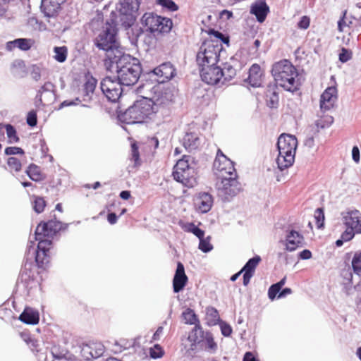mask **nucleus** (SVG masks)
Masks as SVG:
<instances>
[{"label": "nucleus", "mask_w": 361, "mask_h": 361, "mask_svg": "<svg viewBox=\"0 0 361 361\" xmlns=\"http://www.w3.org/2000/svg\"><path fill=\"white\" fill-rule=\"evenodd\" d=\"M202 80L209 85H215L222 79L221 68L216 65H207L199 68Z\"/></svg>", "instance_id": "obj_15"}, {"label": "nucleus", "mask_w": 361, "mask_h": 361, "mask_svg": "<svg viewBox=\"0 0 361 361\" xmlns=\"http://www.w3.org/2000/svg\"><path fill=\"white\" fill-rule=\"evenodd\" d=\"M250 13L254 15L259 23H263L269 13V7L265 0H257L250 6Z\"/></svg>", "instance_id": "obj_18"}, {"label": "nucleus", "mask_w": 361, "mask_h": 361, "mask_svg": "<svg viewBox=\"0 0 361 361\" xmlns=\"http://www.w3.org/2000/svg\"><path fill=\"white\" fill-rule=\"evenodd\" d=\"M5 154L6 155L22 154H25L24 150L18 147H8L5 149Z\"/></svg>", "instance_id": "obj_54"}, {"label": "nucleus", "mask_w": 361, "mask_h": 361, "mask_svg": "<svg viewBox=\"0 0 361 361\" xmlns=\"http://www.w3.org/2000/svg\"><path fill=\"white\" fill-rule=\"evenodd\" d=\"M116 30L114 27L108 24L105 30H104L96 38V46L102 50L109 51L114 47L116 42Z\"/></svg>", "instance_id": "obj_14"}, {"label": "nucleus", "mask_w": 361, "mask_h": 361, "mask_svg": "<svg viewBox=\"0 0 361 361\" xmlns=\"http://www.w3.org/2000/svg\"><path fill=\"white\" fill-rule=\"evenodd\" d=\"M199 139L198 137L192 134V133H188L184 137L183 142L185 147L189 148H194L197 146V142H198Z\"/></svg>", "instance_id": "obj_45"}, {"label": "nucleus", "mask_w": 361, "mask_h": 361, "mask_svg": "<svg viewBox=\"0 0 361 361\" xmlns=\"http://www.w3.org/2000/svg\"><path fill=\"white\" fill-rule=\"evenodd\" d=\"M20 282L27 288L31 287L32 283L35 280V271L32 269L31 263L25 264L23 268L21 269L19 279Z\"/></svg>", "instance_id": "obj_25"}, {"label": "nucleus", "mask_w": 361, "mask_h": 361, "mask_svg": "<svg viewBox=\"0 0 361 361\" xmlns=\"http://www.w3.org/2000/svg\"><path fill=\"white\" fill-rule=\"evenodd\" d=\"M157 3L170 11H176L178 9V6L173 0H157Z\"/></svg>", "instance_id": "obj_48"}, {"label": "nucleus", "mask_w": 361, "mask_h": 361, "mask_svg": "<svg viewBox=\"0 0 361 361\" xmlns=\"http://www.w3.org/2000/svg\"><path fill=\"white\" fill-rule=\"evenodd\" d=\"M193 158L190 155H183L178 159L173 166L172 176L173 179L181 183L185 187L192 188L197 183V172L195 168L192 165Z\"/></svg>", "instance_id": "obj_3"}, {"label": "nucleus", "mask_w": 361, "mask_h": 361, "mask_svg": "<svg viewBox=\"0 0 361 361\" xmlns=\"http://www.w3.org/2000/svg\"><path fill=\"white\" fill-rule=\"evenodd\" d=\"M355 233L356 232L355 231L354 229L348 227L347 229L342 233L341 238L345 242L349 241L353 238Z\"/></svg>", "instance_id": "obj_56"}, {"label": "nucleus", "mask_w": 361, "mask_h": 361, "mask_svg": "<svg viewBox=\"0 0 361 361\" xmlns=\"http://www.w3.org/2000/svg\"><path fill=\"white\" fill-rule=\"evenodd\" d=\"M131 155L132 159L134 161L135 164H140V153L136 143L131 145Z\"/></svg>", "instance_id": "obj_53"}, {"label": "nucleus", "mask_w": 361, "mask_h": 361, "mask_svg": "<svg viewBox=\"0 0 361 361\" xmlns=\"http://www.w3.org/2000/svg\"><path fill=\"white\" fill-rule=\"evenodd\" d=\"M206 323L208 326H215L220 322V316L218 310L214 307L206 308Z\"/></svg>", "instance_id": "obj_33"}, {"label": "nucleus", "mask_w": 361, "mask_h": 361, "mask_svg": "<svg viewBox=\"0 0 361 361\" xmlns=\"http://www.w3.org/2000/svg\"><path fill=\"white\" fill-rule=\"evenodd\" d=\"M304 237L302 234L295 230H290L286 237V249L293 252L299 247H302Z\"/></svg>", "instance_id": "obj_20"}, {"label": "nucleus", "mask_w": 361, "mask_h": 361, "mask_svg": "<svg viewBox=\"0 0 361 361\" xmlns=\"http://www.w3.org/2000/svg\"><path fill=\"white\" fill-rule=\"evenodd\" d=\"M298 147L297 138L291 135L281 134L277 142L279 156L276 162L281 170L289 168L295 161Z\"/></svg>", "instance_id": "obj_4"}, {"label": "nucleus", "mask_w": 361, "mask_h": 361, "mask_svg": "<svg viewBox=\"0 0 361 361\" xmlns=\"http://www.w3.org/2000/svg\"><path fill=\"white\" fill-rule=\"evenodd\" d=\"M182 317L186 324H194L195 326H196V324H200V321L197 318V316L191 309L188 308L185 312H183Z\"/></svg>", "instance_id": "obj_36"}, {"label": "nucleus", "mask_w": 361, "mask_h": 361, "mask_svg": "<svg viewBox=\"0 0 361 361\" xmlns=\"http://www.w3.org/2000/svg\"><path fill=\"white\" fill-rule=\"evenodd\" d=\"M68 224H63L56 219L47 222H40L35 230V240H51L61 231L67 229Z\"/></svg>", "instance_id": "obj_8"}, {"label": "nucleus", "mask_w": 361, "mask_h": 361, "mask_svg": "<svg viewBox=\"0 0 361 361\" xmlns=\"http://www.w3.org/2000/svg\"><path fill=\"white\" fill-rule=\"evenodd\" d=\"M222 83H225L226 82L230 81L233 79L236 75V71L230 65H226L224 68L222 69Z\"/></svg>", "instance_id": "obj_38"}, {"label": "nucleus", "mask_w": 361, "mask_h": 361, "mask_svg": "<svg viewBox=\"0 0 361 361\" xmlns=\"http://www.w3.org/2000/svg\"><path fill=\"white\" fill-rule=\"evenodd\" d=\"M6 134L9 143H16L19 141L15 128L11 124L6 126Z\"/></svg>", "instance_id": "obj_44"}, {"label": "nucleus", "mask_w": 361, "mask_h": 361, "mask_svg": "<svg viewBox=\"0 0 361 361\" xmlns=\"http://www.w3.org/2000/svg\"><path fill=\"white\" fill-rule=\"evenodd\" d=\"M6 164L11 172L18 173L22 169V164L20 159L16 157H8Z\"/></svg>", "instance_id": "obj_41"}, {"label": "nucleus", "mask_w": 361, "mask_h": 361, "mask_svg": "<svg viewBox=\"0 0 361 361\" xmlns=\"http://www.w3.org/2000/svg\"><path fill=\"white\" fill-rule=\"evenodd\" d=\"M11 71L14 76L20 78H25L28 73L25 62L21 59H16L11 63Z\"/></svg>", "instance_id": "obj_30"}, {"label": "nucleus", "mask_w": 361, "mask_h": 361, "mask_svg": "<svg viewBox=\"0 0 361 361\" xmlns=\"http://www.w3.org/2000/svg\"><path fill=\"white\" fill-rule=\"evenodd\" d=\"M260 261L261 257L257 255L250 259L241 269V271L244 272L243 285L245 286H247L250 283V279L254 275L255 269L260 262Z\"/></svg>", "instance_id": "obj_22"}, {"label": "nucleus", "mask_w": 361, "mask_h": 361, "mask_svg": "<svg viewBox=\"0 0 361 361\" xmlns=\"http://www.w3.org/2000/svg\"><path fill=\"white\" fill-rule=\"evenodd\" d=\"M314 219L316 221V224L318 228H322L324 226V210L322 208H318L314 212Z\"/></svg>", "instance_id": "obj_46"}, {"label": "nucleus", "mask_w": 361, "mask_h": 361, "mask_svg": "<svg viewBox=\"0 0 361 361\" xmlns=\"http://www.w3.org/2000/svg\"><path fill=\"white\" fill-rule=\"evenodd\" d=\"M351 264L354 273L361 276V250L355 252Z\"/></svg>", "instance_id": "obj_40"}, {"label": "nucleus", "mask_w": 361, "mask_h": 361, "mask_svg": "<svg viewBox=\"0 0 361 361\" xmlns=\"http://www.w3.org/2000/svg\"><path fill=\"white\" fill-rule=\"evenodd\" d=\"M203 337V331L200 324H196L192 331L189 333L188 340L191 343L190 350H195L197 344L200 343Z\"/></svg>", "instance_id": "obj_29"}, {"label": "nucleus", "mask_w": 361, "mask_h": 361, "mask_svg": "<svg viewBox=\"0 0 361 361\" xmlns=\"http://www.w3.org/2000/svg\"><path fill=\"white\" fill-rule=\"evenodd\" d=\"M37 114L35 111H31L28 113L27 116V123L31 126L34 127L37 125Z\"/></svg>", "instance_id": "obj_55"}, {"label": "nucleus", "mask_w": 361, "mask_h": 361, "mask_svg": "<svg viewBox=\"0 0 361 361\" xmlns=\"http://www.w3.org/2000/svg\"><path fill=\"white\" fill-rule=\"evenodd\" d=\"M174 99V88L167 87L160 92L156 99L153 101L154 108L160 119L169 114Z\"/></svg>", "instance_id": "obj_9"}, {"label": "nucleus", "mask_w": 361, "mask_h": 361, "mask_svg": "<svg viewBox=\"0 0 361 361\" xmlns=\"http://www.w3.org/2000/svg\"><path fill=\"white\" fill-rule=\"evenodd\" d=\"M135 341L133 339L128 338L126 337H120L119 338L114 341L113 345V350L114 353H121L125 350L129 349L133 347Z\"/></svg>", "instance_id": "obj_31"}, {"label": "nucleus", "mask_w": 361, "mask_h": 361, "mask_svg": "<svg viewBox=\"0 0 361 361\" xmlns=\"http://www.w3.org/2000/svg\"><path fill=\"white\" fill-rule=\"evenodd\" d=\"M310 18L307 16H303L300 18L297 24V27L300 30H307L310 25Z\"/></svg>", "instance_id": "obj_52"}, {"label": "nucleus", "mask_w": 361, "mask_h": 361, "mask_svg": "<svg viewBox=\"0 0 361 361\" xmlns=\"http://www.w3.org/2000/svg\"><path fill=\"white\" fill-rule=\"evenodd\" d=\"M25 173L32 180L35 182L44 180L46 178L40 167L35 164H30L26 169Z\"/></svg>", "instance_id": "obj_32"}, {"label": "nucleus", "mask_w": 361, "mask_h": 361, "mask_svg": "<svg viewBox=\"0 0 361 361\" xmlns=\"http://www.w3.org/2000/svg\"><path fill=\"white\" fill-rule=\"evenodd\" d=\"M47 202L45 200L39 196H33L32 207L35 212L40 214L44 212Z\"/></svg>", "instance_id": "obj_39"}, {"label": "nucleus", "mask_w": 361, "mask_h": 361, "mask_svg": "<svg viewBox=\"0 0 361 361\" xmlns=\"http://www.w3.org/2000/svg\"><path fill=\"white\" fill-rule=\"evenodd\" d=\"M286 281V277H283L280 281L276 283L271 285L268 290V296L269 298L273 300L276 295L281 292V289L285 285Z\"/></svg>", "instance_id": "obj_35"}, {"label": "nucleus", "mask_w": 361, "mask_h": 361, "mask_svg": "<svg viewBox=\"0 0 361 361\" xmlns=\"http://www.w3.org/2000/svg\"><path fill=\"white\" fill-rule=\"evenodd\" d=\"M117 78L123 85L135 84L141 73V66L135 59L123 56L116 63Z\"/></svg>", "instance_id": "obj_5"}, {"label": "nucleus", "mask_w": 361, "mask_h": 361, "mask_svg": "<svg viewBox=\"0 0 361 361\" xmlns=\"http://www.w3.org/2000/svg\"><path fill=\"white\" fill-rule=\"evenodd\" d=\"M85 82L83 85L82 100L87 102L90 101L92 98V96L96 88L97 81L90 73H87L85 75Z\"/></svg>", "instance_id": "obj_27"}, {"label": "nucleus", "mask_w": 361, "mask_h": 361, "mask_svg": "<svg viewBox=\"0 0 361 361\" xmlns=\"http://www.w3.org/2000/svg\"><path fill=\"white\" fill-rule=\"evenodd\" d=\"M242 190V185L238 180L237 173L235 176L232 175L221 178V183L218 186L219 195L226 200L239 194Z\"/></svg>", "instance_id": "obj_10"}, {"label": "nucleus", "mask_w": 361, "mask_h": 361, "mask_svg": "<svg viewBox=\"0 0 361 361\" xmlns=\"http://www.w3.org/2000/svg\"><path fill=\"white\" fill-rule=\"evenodd\" d=\"M352 157L353 159L358 163L360 161V150L357 146H354L352 149Z\"/></svg>", "instance_id": "obj_61"}, {"label": "nucleus", "mask_w": 361, "mask_h": 361, "mask_svg": "<svg viewBox=\"0 0 361 361\" xmlns=\"http://www.w3.org/2000/svg\"><path fill=\"white\" fill-rule=\"evenodd\" d=\"M31 75L35 81L39 80L41 78V68L37 65H33L32 66Z\"/></svg>", "instance_id": "obj_58"}, {"label": "nucleus", "mask_w": 361, "mask_h": 361, "mask_svg": "<svg viewBox=\"0 0 361 361\" xmlns=\"http://www.w3.org/2000/svg\"><path fill=\"white\" fill-rule=\"evenodd\" d=\"M189 227H192V229H186V231L190 232L196 235L200 240L202 239L204 235V231L197 226H196L193 223L188 224Z\"/></svg>", "instance_id": "obj_50"}, {"label": "nucleus", "mask_w": 361, "mask_h": 361, "mask_svg": "<svg viewBox=\"0 0 361 361\" xmlns=\"http://www.w3.org/2000/svg\"><path fill=\"white\" fill-rule=\"evenodd\" d=\"M121 82L112 80L110 77H106L101 82V90L111 102H116L122 92Z\"/></svg>", "instance_id": "obj_13"}, {"label": "nucleus", "mask_w": 361, "mask_h": 361, "mask_svg": "<svg viewBox=\"0 0 361 361\" xmlns=\"http://www.w3.org/2000/svg\"><path fill=\"white\" fill-rule=\"evenodd\" d=\"M19 319L25 324L35 325L39 322V313L32 307H25L20 314Z\"/></svg>", "instance_id": "obj_28"}, {"label": "nucleus", "mask_w": 361, "mask_h": 361, "mask_svg": "<svg viewBox=\"0 0 361 361\" xmlns=\"http://www.w3.org/2000/svg\"><path fill=\"white\" fill-rule=\"evenodd\" d=\"M206 348L211 350V351H215L217 345L216 342L214 341V338L212 336H207L206 337Z\"/></svg>", "instance_id": "obj_59"}, {"label": "nucleus", "mask_w": 361, "mask_h": 361, "mask_svg": "<svg viewBox=\"0 0 361 361\" xmlns=\"http://www.w3.org/2000/svg\"><path fill=\"white\" fill-rule=\"evenodd\" d=\"M27 345L34 353H38L39 351V343L35 338H33L30 343H29Z\"/></svg>", "instance_id": "obj_60"}, {"label": "nucleus", "mask_w": 361, "mask_h": 361, "mask_svg": "<svg viewBox=\"0 0 361 361\" xmlns=\"http://www.w3.org/2000/svg\"><path fill=\"white\" fill-rule=\"evenodd\" d=\"M221 334L225 336H229L232 334L231 326L225 322L220 323Z\"/></svg>", "instance_id": "obj_57"}, {"label": "nucleus", "mask_w": 361, "mask_h": 361, "mask_svg": "<svg viewBox=\"0 0 361 361\" xmlns=\"http://www.w3.org/2000/svg\"><path fill=\"white\" fill-rule=\"evenodd\" d=\"M121 119L128 124L161 120L154 108L153 100L147 98L135 102L122 114Z\"/></svg>", "instance_id": "obj_2"}, {"label": "nucleus", "mask_w": 361, "mask_h": 361, "mask_svg": "<svg viewBox=\"0 0 361 361\" xmlns=\"http://www.w3.org/2000/svg\"><path fill=\"white\" fill-rule=\"evenodd\" d=\"M107 220L110 224H115L117 222L118 216L115 213H109L107 215Z\"/></svg>", "instance_id": "obj_63"}, {"label": "nucleus", "mask_w": 361, "mask_h": 361, "mask_svg": "<svg viewBox=\"0 0 361 361\" xmlns=\"http://www.w3.org/2000/svg\"><path fill=\"white\" fill-rule=\"evenodd\" d=\"M344 224L350 228H353L357 233H361V214L359 211L348 212L344 216Z\"/></svg>", "instance_id": "obj_23"}, {"label": "nucleus", "mask_w": 361, "mask_h": 361, "mask_svg": "<svg viewBox=\"0 0 361 361\" xmlns=\"http://www.w3.org/2000/svg\"><path fill=\"white\" fill-rule=\"evenodd\" d=\"M213 248L212 245L210 243V237L204 238V237L200 240L199 249L204 252H208Z\"/></svg>", "instance_id": "obj_47"}, {"label": "nucleus", "mask_w": 361, "mask_h": 361, "mask_svg": "<svg viewBox=\"0 0 361 361\" xmlns=\"http://www.w3.org/2000/svg\"><path fill=\"white\" fill-rule=\"evenodd\" d=\"M352 58V51L343 47L339 54V60L342 63L348 61Z\"/></svg>", "instance_id": "obj_51"}, {"label": "nucleus", "mask_w": 361, "mask_h": 361, "mask_svg": "<svg viewBox=\"0 0 361 361\" xmlns=\"http://www.w3.org/2000/svg\"><path fill=\"white\" fill-rule=\"evenodd\" d=\"M276 85L286 91L295 92L300 89L301 77L298 68L288 59L275 62L271 70Z\"/></svg>", "instance_id": "obj_1"}, {"label": "nucleus", "mask_w": 361, "mask_h": 361, "mask_svg": "<svg viewBox=\"0 0 361 361\" xmlns=\"http://www.w3.org/2000/svg\"><path fill=\"white\" fill-rule=\"evenodd\" d=\"M214 169L221 178L232 175L235 176L237 173L233 162L220 149L216 152V159L214 161Z\"/></svg>", "instance_id": "obj_12"}, {"label": "nucleus", "mask_w": 361, "mask_h": 361, "mask_svg": "<svg viewBox=\"0 0 361 361\" xmlns=\"http://www.w3.org/2000/svg\"><path fill=\"white\" fill-rule=\"evenodd\" d=\"M54 52L55 53L54 59L58 62L63 63L66 60L68 54V49L66 47H56L54 49Z\"/></svg>", "instance_id": "obj_42"}, {"label": "nucleus", "mask_w": 361, "mask_h": 361, "mask_svg": "<svg viewBox=\"0 0 361 361\" xmlns=\"http://www.w3.org/2000/svg\"><path fill=\"white\" fill-rule=\"evenodd\" d=\"M243 361H257L255 357L251 352H247L244 355Z\"/></svg>", "instance_id": "obj_64"}, {"label": "nucleus", "mask_w": 361, "mask_h": 361, "mask_svg": "<svg viewBox=\"0 0 361 361\" xmlns=\"http://www.w3.org/2000/svg\"><path fill=\"white\" fill-rule=\"evenodd\" d=\"M38 241L36 252L35 263L38 269L46 270L51 261V250L53 247L51 240H36Z\"/></svg>", "instance_id": "obj_11"}, {"label": "nucleus", "mask_w": 361, "mask_h": 361, "mask_svg": "<svg viewBox=\"0 0 361 361\" xmlns=\"http://www.w3.org/2000/svg\"><path fill=\"white\" fill-rule=\"evenodd\" d=\"M195 204L201 212H208L212 207L213 197L208 192H200L195 200Z\"/></svg>", "instance_id": "obj_26"}, {"label": "nucleus", "mask_w": 361, "mask_h": 361, "mask_svg": "<svg viewBox=\"0 0 361 361\" xmlns=\"http://www.w3.org/2000/svg\"><path fill=\"white\" fill-rule=\"evenodd\" d=\"M17 47L22 51H28L35 44V40L28 38H18L15 39Z\"/></svg>", "instance_id": "obj_37"}, {"label": "nucleus", "mask_w": 361, "mask_h": 361, "mask_svg": "<svg viewBox=\"0 0 361 361\" xmlns=\"http://www.w3.org/2000/svg\"><path fill=\"white\" fill-rule=\"evenodd\" d=\"M263 76L264 73L261 66L257 63H254L249 69V75L247 81L252 87H258L262 84Z\"/></svg>", "instance_id": "obj_21"}, {"label": "nucleus", "mask_w": 361, "mask_h": 361, "mask_svg": "<svg viewBox=\"0 0 361 361\" xmlns=\"http://www.w3.org/2000/svg\"><path fill=\"white\" fill-rule=\"evenodd\" d=\"M222 44L218 40L207 39L200 46L196 56V61L199 68L207 65H216L219 60Z\"/></svg>", "instance_id": "obj_6"}, {"label": "nucleus", "mask_w": 361, "mask_h": 361, "mask_svg": "<svg viewBox=\"0 0 361 361\" xmlns=\"http://www.w3.org/2000/svg\"><path fill=\"white\" fill-rule=\"evenodd\" d=\"M142 20L147 30L154 35L169 32L173 25L170 18H164L152 13H145Z\"/></svg>", "instance_id": "obj_7"}, {"label": "nucleus", "mask_w": 361, "mask_h": 361, "mask_svg": "<svg viewBox=\"0 0 361 361\" xmlns=\"http://www.w3.org/2000/svg\"><path fill=\"white\" fill-rule=\"evenodd\" d=\"M149 354L151 357L157 359L161 357L164 354V351L159 344H156L149 349Z\"/></svg>", "instance_id": "obj_49"}, {"label": "nucleus", "mask_w": 361, "mask_h": 361, "mask_svg": "<svg viewBox=\"0 0 361 361\" xmlns=\"http://www.w3.org/2000/svg\"><path fill=\"white\" fill-rule=\"evenodd\" d=\"M338 92L335 86L327 87L320 97V108L326 111L332 109L337 101Z\"/></svg>", "instance_id": "obj_16"}, {"label": "nucleus", "mask_w": 361, "mask_h": 361, "mask_svg": "<svg viewBox=\"0 0 361 361\" xmlns=\"http://www.w3.org/2000/svg\"><path fill=\"white\" fill-rule=\"evenodd\" d=\"M286 281V277H283L280 281L276 283L271 285L268 290V296L269 298L273 300L276 295L281 292V289L285 285Z\"/></svg>", "instance_id": "obj_34"}, {"label": "nucleus", "mask_w": 361, "mask_h": 361, "mask_svg": "<svg viewBox=\"0 0 361 361\" xmlns=\"http://www.w3.org/2000/svg\"><path fill=\"white\" fill-rule=\"evenodd\" d=\"M312 256V252L309 250H304L299 254V257L302 259H309Z\"/></svg>", "instance_id": "obj_62"}, {"label": "nucleus", "mask_w": 361, "mask_h": 361, "mask_svg": "<svg viewBox=\"0 0 361 361\" xmlns=\"http://www.w3.org/2000/svg\"><path fill=\"white\" fill-rule=\"evenodd\" d=\"M153 73L157 76V81L164 83L174 77L176 69L171 63L167 62L155 68Z\"/></svg>", "instance_id": "obj_17"}, {"label": "nucleus", "mask_w": 361, "mask_h": 361, "mask_svg": "<svg viewBox=\"0 0 361 361\" xmlns=\"http://www.w3.org/2000/svg\"><path fill=\"white\" fill-rule=\"evenodd\" d=\"M188 281V278L185 274L184 266L180 262H178L173 279V288L174 293H178L182 290L186 286Z\"/></svg>", "instance_id": "obj_19"}, {"label": "nucleus", "mask_w": 361, "mask_h": 361, "mask_svg": "<svg viewBox=\"0 0 361 361\" xmlns=\"http://www.w3.org/2000/svg\"><path fill=\"white\" fill-rule=\"evenodd\" d=\"M346 15H347V10H344L342 13V16L338 21V30L340 32H347L348 29L350 28V24L352 23L351 21H349L348 23L346 20Z\"/></svg>", "instance_id": "obj_43"}, {"label": "nucleus", "mask_w": 361, "mask_h": 361, "mask_svg": "<svg viewBox=\"0 0 361 361\" xmlns=\"http://www.w3.org/2000/svg\"><path fill=\"white\" fill-rule=\"evenodd\" d=\"M66 1V0H42V8L45 16H55L61 10V5Z\"/></svg>", "instance_id": "obj_24"}]
</instances>
